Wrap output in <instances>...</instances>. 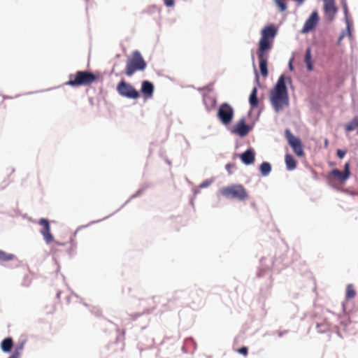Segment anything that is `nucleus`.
<instances>
[{
  "instance_id": "nucleus-22",
  "label": "nucleus",
  "mask_w": 358,
  "mask_h": 358,
  "mask_svg": "<svg viewBox=\"0 0 358 358\" xmlns=\"http://www.w3.org/2000/svg\"><path fill=\"white\" fill-rule=\"evenodd\" d=\"M342 5H343L345 16L348 36L350 37H351L352 34H351V30H350V24L349 20H348V6H347V3L345 2V0H343Z\"/></svg>"
},
{
  "instance_id": "nucleus-30",
  "label": "nucleus",
  "mask_w": 358,
  "mask_h": 358,
  "mask_svg": "<svg viewBox=\"0 0 358 358\" xmlns=\"http://www.w3.org/2000/svg\"><path fill=\"white\" fill-rule=\"evenodd\" d=\"M356 292H347L346 299L347 300L353 299L355 296Z\"/></svg>"
},
{
  "instance_id": "nucleus-32",
  "label": "nucleus",
  "mask_w": 358,
  "mask_h": 358,
  "mask_svg": "<svg viewBox=\"0 0 358 358\" xmlns=\"http://www.w3.org/2000/svg\"><path fill=\"white\" fill-rule=\"evenodd\" d=\"M20 352L15 351V353L10 357V358H19Z\"/></svg>"
},
{
  "instance_id": "nucleus-10",
  "label": "nucleus",
  "mask_w": 358,
  "mask_h": 358,
  "mask_svg": "<svg viewBox=\"0 0 358 358\" xmlns=\"http://www.w3.org/2000/svg\"><path fill=\"white\" fill-rule=\"evenodd\" d=\"M38 224L42 227L40 232L43 235V238L47 244H50L54 241V237L50 232V226L47 219L41 218L38 221Z\"/></svg>"
},
{
  "instance_id": "nucleus-18",
  "label": "nucleus",
  "mask_w": 358,
  "mask_h": 358,
  "mask_svg": "<svg viewBox=\"0 0 358 358\" xmlns=\"http://www.w3.org/2000/svg\"><path fill=\"white\" fill-rule=\"evenodd\" d=\"M257 89L254 87L249 97V102L252 108L257 107L259 101L257 99Z\"/></svg>"
},
{
  "instance_id": "nucleus-28",
  "label": "nucleus",
  "mask_w": 358,
  "mask_h": 358,
  "mask_svg": "<svg viewBox=\"0 0 358 358\" xmlns=\"http://www.w3.org/2000/svg\"><path fill=\"white\" fill-rule=\"evenodd\" d=\"M346 150H337V156L340 158V159H342L344 157V156L346 154Z\"/></svg>"
},
{
  "instance_id": "nucleus-19",
  "label": "nucleus",
  "mask_w": 358,
  "mask_h": 358,
  "mask_svg": "<svg viewBox=\"0 0 358 358\" xmlns=\"http://www.w3.org/2000/svg\"><path fill=\"white\" fill-rule=\"evenodd\" d=\"M285 161L287 169L289 171L294 170L296 166V162L294 158L289 154H287L285 157Z\"/></svg>"
},
{
  "instance_id": "nucleus-24",
  "label": "nucleus",
  "mask_w": 358,
  "mask_h": 358,
  "mask_svg": "<svg viewBox=\"0 0 358 358\" xmlns=\"http://www.w3.org/2000/svg\"><path fill=\"white\" fill-rule=\"evenodd\" d=\"M13 254H8L3 250H0V261L7 262L10 261L14 258Z\"/></svg>"
},
{
  "instance_id": "nucleus-15",
  "label": "nucleus",
  "mask_w": 358,
  "mask_h": 358,
  "mask_svg": "<svg viewBox=\"0 0 358 358\" xmlns=\"http://www.w3.org/2000/svg\"><path fill=\"white\" fill-rule=\"evenodd\" d=\"M141 92L145 98H151L154 92L153 84L148 80H144L141 85Z\"/></svg>"
},
{
  "instance_id": "nucleus-6",
  "label": "nucleus",
  "mask_w": 358,
  "mask_h": 358,
  "mask_svg": "<svg viewBox=\"0 0 358 358\" xmlns=\"http://www.w3.org/2000/svg\"><path fill=\"white\" fill-rule=\"evenodd\" d=\"M117 91L120 95L128 99H137L140 96L139 92L131 84L124 80L118 83Z\"/></svg>"
},
{
  "instance_id": "nucleus-21",
  "label": "nucleus",
  "mask_w": 358,
  "mask_h": 358,
  "mask_svg": "<svg viewBox=\"0 0 358 358\" xmlns=\"http://www.w3.org/2000/svg\"><path fill=\"white\" fill-rule=\"evenodd\" d=\"M358 129V117H355L350 122L345 125L346 131H352Z\"/></svg>"
},
{
  "instance_id": "nucleus-27",
  "label": "nucleus",
  "mask_w": 358,
  "mask_h": 358,
  "mask_svg": "<svg viewBox=\"0 0 358 358\" xmlns=\"http://www.w3.org/2000/svg\"><path fill=\"white\" fill-rule=\"evenodd\" d=\"M237 351L238 353H240L244 356H246L248 353V350L247 347H242V348H239Z\"/></svg>"
},
{
  "instance_id": "nucleus-34",
  "label": "nucleus",
  "mask_w": 358,
  "mask_h": 358,
  "mask_svg": "<svg viewBox=\"0 0 358 358\" xmlns=\"http://www.w3.org/2000/svg\"><path fill=\"white\" fill-rule=\"evenodd\" d=\"M346 291H354V286L352 285H349Z\"/></svg>"
},
{
  "instance_id": "nucleus-7",
  "label": "nucleus",
  "mask_w": 358,
  "mask_h": 358,
  "mask_svg": "<svg viewBox=\"0 0 358 358\" xmlns=\"http://www.w3.org/2000/svg\"><path fill=\"white\" fill-rule=\"evenodd\" d=\"M217 117L222 124H230L234 117L232 107L227 103H222L217 111Z\"/></svg>"
},
{
  "instance_id": "nucleus-3",
  "label": "nucleus",
  "mask_w": 358,
  "mask_h": 358,
  "mask_svg": "<svg viewBox=\"0 0 358 358\" xmlns=\"http://www.w3.org/2000/svg\"><path fill=\"white\" fill-rule=\"evenodd\" d=\"M277 33L278 29L275 25L271 24L264 27L261 31L258 50L269 52L272 48L273 40Z\"/></svg>"
},
{
  "instance_id": "nucleus-35",
  "label": "nucleus",
  "mask_w": 358,
  "mask_h": 358,
  "mask_svg": "<svg viewBox=\"0 0 358 358\" xmlns=\"http://www.w3.org/2000/svg\"><path fill=\"white\" fill-rule=\"evenodd\" d=\"M293 59H291L289 62V67L291 71L293 70V65H292Z\"/></svg>"
},
{
  "instance_id": "nucleus-9",
  "label": "nucleus",
  "mask_w": 358,
  "mask_h": 358,
  "mask_svg": "<svg viewBox=\"0 0 358 358\" xmlns=\"http://www.w3.org/2000/svg\"><path fill=\"white\" fill-rule=\"evenodd\" d=\"M324 1V17L328 22H331L338 12L335 4V0H323Z\"/></svg>"
},
{
  "instance_id": "nucleus-33",
  "label": "nucleus",
  "mask_w": 358,
  "mask_h": 358,
  "mask_svg": "<svg viewBox=\"0 0 358 358\" xmlns=\"http://www.w3.org/2000/svg\"><path fill=\"white\" fill-rule=\"evenodd\" d=\"M319 20H320V17H319L318 14L316 12H315V25L319 21Z\"/></svg>"
},
{
  "instance_id": "nucleus-36",
  "label": "nucleus",
  "mask_w": 358,
  "mask_h": 358,
  "mask_svg": "<svg viewBox=\"0 0 358 358\" xmlns=\"http://www.w3.org/2000/svg\"><path fill=\"white\" fill-rule=\"evenodd\" d=\"M55 244L56 245H65L64 243H59V242H58V241H55Z\"/></svg>"
},
{
  "instance_id": "nucleus-17",
  "label": "nucleus",
  "mask_w": 358,
  "mask_h": 358,
  "mask_svg": "<svg viewBox=\"0 0 358 358\" xmlns=\"http://www.w3.org/2000/svg\"><path fill=\"white\" fill-rule=\"evenodd\" d=\"M313 29V13H311L306 22L303 29L301 32L302 34L308 33Z\"/></svg>"
},
{
  "instance_id": "nucleus-12",
  "label": "nucleus",
  "mask_w": 358,
  "mask_h": 358,
  "mask_svg": "<svg viewBox=\"0 0 358 358\" xmlns=\"http://www.w3.org/2000/svg\"><path fill=\"white\" fill-rule=\"evenodd\" d=\"M257 54L259 62L261 73L263 76L266 77L268 75L267 60L268 57V52L257 50Z\"/></svg>"
},
{
  "instance_id": "nucleus-29",
  "label": "nucleus",
  "mask_w": 358,
  "mask_h": 358,
  "mask_svg": "<svg viewBox=\"0 0 358 358\" xmlns=\"http://www.w3.org/2000/svg\"><path fill=\"white\" fill-rule=\"evenodd\" d=\"M236 168V166L235 164H227L226 165V169L228 171L229 173H231V169H235Z\"/></svg>"
},
{
  "instance_id": "nucleus-25",
  "label": "nucleus",
  "mask_w": 358,
  "mask_h": 358,
  "mask_svg": "<svg viewBox=\"0 0 358 358\" xmlns=\"http://www.w3.org/2000/svg\"><path fill=\"white\" fill-rule=\"evenodd\" d=\"M276 4L281 11H284L287 9V4L285 0H275Z\"/></svg>"
},
{
  "instance_id": "nucleus-14",
  "label": "nucleus",
  "mask_w": 358,
  "mask_h": 358,
  "mask_svg": "<svg viewBox=\"0 0 358 358\" xmlns=\"http://www.w3.org/2000/svg\"><path fill=\"white\" fill-rule=\"evenodd\" d=\"M240 157L245 164H252L255 159V152L252 149H248L241 155Z\"/></svg>"
},
{
  "instance_id": "nucleus-31",
  "label": "nucleus",
  "mask_w": 358,
  "mask_h": 358,
  "mask_svg": "<svg viewBox=\"0 0 358 358\" xmlns=\"http://www.w3.org/2000/svg\"><path fill=\"white\" fill-rule=\"evenodd\" d=\"M164 3L167 6H172L174 4V0H164Z\"/></svg>"
},
{
  "instance_id": "nucleus-13",
  "label": "nucleus",
  "mask_w": 358,
  "mask_h": 358,
  "mask_svg": "<svg viewBox=\"0 0 358 358\" xmlns=\"http://www.w3.org/2000/svg\"><path fill=\"white\" fill-rule=\"evenodd\" d=\"M250 131V127L248 126L243 119L241 120L234 127L233 132L241 137L245 136Z\"/></svg>"
},
{
  "instance_id": "nucleus-4",
  "label": "nucleus",
  "mask_w": 358,
  "mask_h": 358,
  "mask_svg": "<svg viewBox=\"0 0 358 358\" xmlns=\"http://www.w3.org/2000/svg\"><path fill=\"white\" fill-rule=\"evenodd\" d=\"M146 62L140 52L136 50L132 52L131 57L127 60L125 73L131 76L137 71H143L146 68Z\"/></svg>"
},
{
  "instance_id": "nucleus-23",
  "label": "nucleus",
  "mask_w": 358,
  "mask_h": 358,
  "mask_svg": "<svg viewBox=\"0 0 358 358\" xmlns=\"http://www.w3.org/2000/svg\"><path fill=\"white\" fill-rule=\"evenodd\" d=\"M260 172L262 176H268L271 171V166L268 162H264L260 165Z\"/></svg>"
},
{
  "instance_id": "nucleus-11",
  "label": "nucleus",
  "mask_w": 358,
  "mask_h": 358,
  "mask_svg": "<svg viewBox=\"0 0 358 358\" xmlns=\"http://www.w3.org/2000/svg\"><path fill=\"white\" fill-rule=\"evenodd\" d=\"M350 176V163L349 162L345 163V164L344 166L343 171H341L338 169H333L329 173L330 178L336 179L341 182L345 181L347 179H348Z\"/></svg>"
},
{
  "instance_id": "nucleus-8",
  "label": "nucleus",
  "mask_w": 358,
  "mask_h": 358,
  "mask_svg": "<svg viewBox=\"0 0 358 358\" xmlns=\"http://www.w3.org/2000/svg\"><path fill=\"white\" fill-rule=\"evenodd\" d=\"M285 136L289 145L298 157L303 156V149L300 139L294 136L289 129L285 130Z\"/></svg>"
},
{
  "instance_id": "nucleus-16",
  "label": "nucleus",
  "mask_w": 358,
  "mask_h": 358,
  "mask_svg": "<svg viewBox=\"0 0 358 358\" xmlns=\"http://www.w3.org/2000/svg\"><path fill=\"white\" fill-rule=\"evenodd\" d=\"M303 63L306 64L307 70L311 71L313 70L312 63V49L308 48L303 57Z\"/></svg>"
},
{
  "instance_id": "nucleus-39",
  "label": "nucleus",
  "mask_w": 358,
  "mask_h": 358,
  "mask_svg": "<svg viewBox=\"0 0 358 358\" xmlns=\"http://www.w3.org/2000/svg\"><path fill=\"white\" fill-rule=\"evenodd\" d=\"M357 133H358V131H357Z\"/></svg>"
},
{
  "instance_id": "nucleus-20",
  "label": "nucleus",
  "mask_w": 358,
  "mask_h": 358,
  "mask_svg": "<svg viewBox=\"0 0 358 358\" xmlns=\"http://www.w3.org/2000/svg\"><path fill=\"white\" fill-rule=\"evenodd\" d=\"M13 345V340L11 338L3 339L1 343V348L3 352H8L11 350Z\"/></svg>"
},
{
  "instance_id": "nucleus-2",
  "label": "nucleus",
  "mask_w": 358,
  "mask_h": 358,
  "mask_svg": "<svg viewBox=\"0 0 358 358\" xmlns=\"http://www.w3.org/2000/svg\"><path fill=\"white\" fill-rule=\"evenodd\" d=\"M98 80V76L89 71H78L75 74L69 75L66 85L78 87L90 85Z\"/></svg>"
},
{
  "instance_id": "nucleus-26",
  "label": "nucleus",
  "mask_w": 358,
  "mask_h": 358,
  "mask_svg": "<svg viewBox=\"0 0 358 358\" xmlns=\"http://www.w3.org/2000/svg\"><path fill=\"white\" fill-rule=\"evenodd\" d=\"M204 101H205L206 103L208 101L210 103L212 107L215 106V102H216L215 100L213 98L210 97V96L205 97L204 98Z\"/></svg>"
},
{
  "instance_id": "nucleus-5",
  "label": "nucleus",
  "mask_w": 358,
  "mask_h": 358,
  "mask_svg": "<svg viewBox=\"0 0 358 358\" xmlns=\"http://www.w3.org/2000/svg\"><path fill=\"white\" fill-rule=\"evenodd\" d=\"M222 195L228 199L243 201L248 197L245 188L242 185H231L220 189Z\"/></svg>"
},
{
  "instance_id": "nucleus-37",
  "label": "nucleus",
  "mask_w": 358,
  "mask_h": 358,
  "mask_svg": "<svg viewBox=\"0 0 358 358\" xmlns=\"http://www.w3.org/2000/svg\"><path fill=\"white\" fill-rule=\"evenodd\" d=\"M344 36H345L344 34H342L340 36V37H339V38H338V41H341L343 38V37H344Z\"/></svg>"
},
{
  "instance_id": "nucleus-1",
  "label": "nucleus",
  "mask_w": 358,
  "mask_h": 358,
  "mask_svg": "<svg viewBox=\"0 0 358 358\" xmlns=\"http://www.w3.org/2000/svg\"><path fill=\"white\" fill-rule=\"evenodd\" d=\"M271 103L275 112L278 113L289 105V96L285 84V78L282 75L276 85L270 92Z\"/></svg>"
},
{
  "instance_id": "nucleus-38",
  "label": "nucleus",
  "mask_w": 358,
  "mask_h": 358,
  "mask_svg": "<svg viewBox=\"0 0 358 358\" xmlns=\"http://www.w3.org/2000/svg\"><path fill=\"white\" fill-rule=\"evenodd\" d=\"M303 0H296V1H298L299 3H301L303 2Z\"/></svg>"
}]
</instances>
